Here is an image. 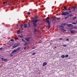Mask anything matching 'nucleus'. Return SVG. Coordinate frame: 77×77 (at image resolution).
I'll return each instance as SVG.
<instances>
[{
    "mask_svg": "<svg viewBox=\"0 0 77 77\" xmlns=\"http://www.w3.org/2000/svg\"><path fill=\"white\" fill-rule=\"evenodd\" d=\"M29 39H30V38L29 37H27V38H25V40H26V41H27V42H29Z\"/></svg>",
    "mask_w": 77,
    "mask_h": 77,
    "instance_id": "39448f33",
    "label": "nucleus"
},
{
    "mask_svg": "<svg viewBox=\"0 0 77 77\" xmlns=\"http://www.w3.org/2000/svg\"><path fill=\"white\" fill-rule=\"evenodd\" d=\"M26 47H24V50H26Z\"/></svg>",
    "mask_w": 77,
    "mask_h": 77,
    "instance_id": "de8ad7c7",
    "label": "nucleus"
},
{
    "mask_svg": "<svg viewBox=\"0 0 77 77\" xmlns=\"http://www.w3.org/2000/svg\"><path fill=\"white\" fill-rule=\"evenodd\" d=\"M28 24L29 25V27H31V26H30V23H29V22L28 23Z\"/></svg>",
    "mask_w": 77,
    "mask_h": 77,
    "instance_id": "2f4dec72",
    "label": "nucleus"
},
{
    "mask_svg": "<svg viewBox=\"0 0 77 77\" xmlns=\"http://www.w3.org/2000/svg\"><path fill=\"white\" fill-rule=\"evenodd\" d=\"M52 19V21H54V19Z\"/></svg>",
    "mask_w": 77,
    "mask_h": 77,
    "instance_id": "8fccbe9b",
    "label": "nucleus"
},
{
    "mask_svg": "<svg viewBox=\"0 0 77 77\" xmlns=\"http://www.w3.org/2000/svg\"><path fill=\"white\" fill-rule=\"evenodd\" d=\"M36 18H38V17H36Z\"/></svg>",
    "mask_w": 77,
    "mask_h": 77,
    "instance_id": "13d9d810",
    "label": "nucleus"
},
{
    "mask_svg": "<svg viewBox=\"0 0 77 77\" xmlns=\"http://www.w3.org/2000/svg\"><path fill=\"white\" fill-rule=\"evenodd\" d=\"M14 39H15L16 40H17V39H18V38L17 37H16L14 38Z\"/></svg>",
    "mask_w": 77,
    "mask_h": 77,
    "instance_id": "c756f323",
    "label": "nucleus"
},
{
    "mask_svg": "<svg viewBox=\"0 0 77 77\" xmlns=\"http://www.w3.org/2000/svg\"><path fill=\"white\" fill-rule=\"evenodd\" d=\"M76 23H77V21H76Z\"/></svg>",
    "mask_w": 77,
    "mask_h": 77,
    "instance_id": "bf43d9fd",
    "label": "nucleus"
},
{
    "mask_svg": "<svg viewBox=\"0 0 77 77\" xmlns=\"http://www.w3.org/2000/svg\"><path fill=\"white\" fill-rule=\"evenodd\" d=\"M62 39H63L62 38H61L59 39L60 40H62Z\"/></svg>",
    "mask_w": 77,
    "mask_h": 77,
    "instance_id": "a18cd8bd",
    "label": "nucleus"
},
{
    "mask_svg": "<svg viewBox=\"0 0 77 77\" xmlns=\"http://www.w3.org/2000/svg\"><path fill=\"white\" fill-rule=\"evenodd\" d=\"M16 52H17V50H14L11 52V54H14V53H16Z\"/></svg>",
    "mask_w": 77,
    "mask_h": 77,
    "instance_id": "1a4fd4ad",
    "label": "nucleus"
},
{
    "mask_svg": "<svg viewBox=\"0 0 77 77\" xmlns=\"http://www.w3.org/2000/svg\"><path fill=\"white\" fill-rule=\"evenodd\" d=\"M63 8L64 9V10H63V11H67L68 9H67V8L65 6H64Z\"/></svg>",
    "mask_w": 77,
    "mask_h": 77,
    "instance_id": "ddd939ff",
    "label": "nucleus"
},
{
    "mask_svg": "<svg viewBox=\"0 0 77 77\" xmlns=\"http://www.w3.org/2000/svg\"><path fill=\"white\" fill-rule=\"evenodd\" d=\"M24 28H27V24H25L24 25Z\"/></svg>",
    "mask_w": 77,
    "mask_h": 77,
    "instance_id": "4468645a",
    "label": "nucleus"
},
{
    "mask_svg": "<svg viewBox=\"0 0 77 77\" xmlns=\"http://www.w3.org/2000/svg\"><path fill=\"white\" fill-rule=\"evenodd\" d=\"M5 59H4V58H2L1 59L2 60V61H4V60H5Z\"/></svg>",
    "mask_w": 77,
    "mask_h": 77,
    "instance_id": "412c9836",
    "label": "nucleus"
},
{
    "mask_svg": "<svg viewBox=\"0 0 77 77\" xmlns=\"http://www.w3.org/2000/svg\"><path fill=\"white\" fill-rule=\"evenodd\" d=\"M70 32L72 34H74L75 32V31L74 30H73L72 31H70Z\"/></svg>",
    "mask_w": 77,
    "mask_h": 77,
    "instance_id": "9b49d317",
    "label": "nucleus"
},
{
    "mask_svg": "<svg viewBox=\"0 0 77 77\" xmlns=\"http://www.w3.org/2000/svg\"><path fill=\"white\" fill-rule=\"evenodd\" d=\"M69 12H70V13H71V11H69Z\"/></svg>",
    "mask_w": 77,
    "mask_h": 77,
    "instance_id": "864d4df0",
    "label": "nucleus"
},
{
    "mask_svg": "<svg viewBox=\"0 0 77 77\" xmlns=\"http://www.w3.org/2000/svg\"><path fill=\"white\" fill-rule=\"evenodd\" d=\"M35 54H36V53H33L32 54V55H35Z\"/></svg>",
    "mask_w": 77,
    "mask_h": 77,
    "instance_id": "a19ab883",
    "label": "nucleus"
},
{
    "mask_svg": "<svg viewBox=\"0 0 77 77\" xmlns=\"http://www.w3.org/2000/svg\"><path fill=\"white\" fill-rule=\"evenodd\" d=\"M14 41V39H12L11 40V42H13V41Z\"/></svg>",
    "mask_w": 77,
    "mask_h": 77,
    "instance_id": "e433bc0d",
    "label": "nucleus"
},
{
    "mask_svg": "<svg viewBox=\"0 0 77 77\" xmlns=\"http://www.w3.org/2000/svg\"><path fill=\"white\" fill-rule=\"evenodd\" d=\"M38 21H39V20L38 19H35V20H34L32 21L33 22V23H37L38 22Z\"/></svg>",
    "mask_w": 77,
    "mask_h": 77,
    "instance_id": "20e7f679",
    "label": "nucleus"
},
{
    "mask_svg": "<svg viewBox=\"0 0 77 77\" xmlns=\"http://www.w3.org/2000/svg\"><path fill=\"white\" fill-rule=\"evenodd\" d=\"M23 25L21 24L20 25L21 28H22L23 27Z\"/></svg>",
    "mask_w": 77,
    "mask_h": 77,
    "instance_id": "473e14b6",
    "label": "nucleus"
},
{
    "mask_svg": "<svg viewBox=\"0 0 77 77\" xmlns=\"http://www.w3.org/2000/svg\"><path fill=\"white\" fill-rule=\"evenodd\" d=\"M61 58H65V55H62L61 56Z\"/></svg>",
    "mask_w": 77,
    "mask_h": 77,
    "instance_id": "a211bd4d",
    "label": "nucleus"
},
{
    "mask_svg": "<svg viewBox=\"0 0 77 77\" xmlns=\"http://www.w3.org/2000/svg\"><path fill=\"white\" fill-rule=\"evenodd\" d=\"M33 32L34 34H36V33H38V30L37 29L35 28H34V30L33 31Z\"/></svg>",
    "mask_w": 77,
    "mask_h": 77,
    "instance_id": "7ed1b4c3",
    "label": "nucleus"
},
{
    "mask_svg": "<svg viewBox=\"0 0 77 77\" xmlns=\"http://www.w3.org/2000/svg\"><path fill=\"white\" fill-rule=\"evenodd\" d=\"M22 41H23V42H25V41H25V40H24L23 39H22Z\"/></svg>",
    "mask_w": 77,
    "mask_h": 77,
    "instance_id": "7c9ffc66",
    "label": "nucleus"
},
{
    "mask_svg": "<svg viewBox=\"0 0 77 77\" xmlns=\"http://www.w3.org/2000/svg\"><path fill=\"white\" fill-rule=\"evenodd\" d=\"M68 27H73V25L72 24H68Z\"/></svg>",
    "mask_w": 77,
    "mask_h": 77,
    "instance_id": "f8f14e48",
    "label": "nucleus"
},
{
    "mask_svg": "<svg viewBox=\"0 0 77 77\" xmlns=\"http://www.w3.org/2000/svg\"><path fill=\"white\" fill-rule=\"evenodd\" d=\"M69 13L68 12V11H63L61 15H64V16L65 15H69Z\"/></svg>",
    "mask_w": 77,
    "mask_h": 77,
    "instance_id": "f257e3e1",
    "label": "nucleus"
},
{
    "mask_svg": "<svg viewBox=\"0 0 77 77\" xmlns=\"http://www.w3.org/2000/svg\"><path fill=\"white\" fill-rule=\"evenodd\" d=\"M61 30L63 31V32H66V30H65L63 28H60Z\"/></svg>",
    "mask_w": 77,
    "mask_h": 77,
    "instance_id": "2eb2a0df",
    "label": "nucleus"
},
{
    "mask_svg": "<svg viewBox=\"0 0 77 77\" xmlns=\"http://www.w3.org/2000/svg\"><path fill=\"white\" fill-rule=\"evenodd\" d=\"M23 32H24L23 31H21L20 32V33H23Z\"/></svg>",
    "mask_w": 77,
    "mask_h": 77,
    "instance_id": "4c0bfd02",
    "label": "nucleus"
},
{
    "mask_svg": "<svg viewBox=\"0 0 77 77\" xmlns=\"http://www.w3.org/2000/svg\"><path fill=\"white\" fill-rule=\"evenodd\" d=\"M28 15H30V12H28L27 13Z\"/></svg>",
    "mask_w": 77,
    "mask_h": 77,
    "instance_id": "f704fd0d",
    "label": "nucleus"
},
{
    "mask_svg": "<svg viewBox=\"0 0 77 77\" xmlns=\"http://www.w3.org/2000/svg\"><path fill=\"white\" fill-rule=\"evenodd\" d=\"M49 18L48 17H47L46 19V22L47 23H48L49 27V28H50V21H49Z\"/></svg>",
    "mask_w": 77,
    "mask_h": 77,
    "instance_id": "f03ea898",
    "label": "nucleus"
},
{
    "mask_svg": "<svg viewBox=\"0 0 77 77\" xmlns=\"http://www.w3.org/2000/svg\"><path fill=\"white\" fill-rule=\"evenodd\" d=\"M20 49H21V48L20 47H18L17 49H16V51L17 52V51H18V50H19Z\"/></svg>",
    "mask_w": 77,
    "mask_h": 77,
    "instance_id": "dca6fc26",
    "label": "nucleus"
},
{
    "mask_svg": "<svg viewBox=\"0 0 77 77\" xmlns=\"http://www.w3.org/2000/svg\"><path fill=\"white\" fill-rule=\"evenodd\" d=\"M72 9H73V10L72 11H77V8H76V7H72Z\"/></svg>",
    "mask_w": 77,
    "mask_h": 77,
    "instance_id": "0eeeda50",
    "label": "nucleus"
},
{
    "mask_svg": "<svg viewBox=\"0 0 77 77\" xmlns=\"http://www.w3.org/2000/svg\"><path fill=\"white\" fill-rule=\"evenodd\" d=\"M68 56H69L68 55H66L65 56V57H68Z\"/></svg>",
    "mask_w": 77,
    "mask_h": 77,
    "instance_id": "c85d7f7f",
    "label": "nucleus"
},
{
    "mask_svg": "<svg viewBox=\"0 0 77 77\" xmlns=\"http://www.w3.org/2000/svg\"><path fill=\"white\" fill-rule=\"evenodd\" d=\"M42 42V40H40V41H39L38 42H39V43H41V42Z\"/></svg>",
    "mask_w": 77,
    "mask_h": 77,
    "instance_id": "58836bf2",
    "label": "nucleus"
},
{
    "mask_svg": "<svg viewBox=\"0 0 77 77\" xmlns=\"http://www.w3.org/2000/svg\"><path fill=\"white\" fill-rule=\"evenodd\" d=\"M18 37H20V38H23V36L21 35H18Z\"/></svg>",
    "mask_w": 77,
    "mask_h": 77,
    "instance_id": "393cba45",
    "label": "nucleus"
},
{
    "mask_svg": "<svg viewBox=\"0 0 77 77\" xmlns=\"http://www.w3.org/2000/svg\"><path fill=\"white\" fill-rule=\"evenodd\" d=\"M74 28H75V29H77V27L76 26H75V27H74Z\"/></svg>",
    "mask_w": 77,
    "mask_h": 77,
    "instance_id": "c03bdc74",
    "label": "nucleus"
},
{
    "mask_svg": "<svg viewBox=\"0 0 77 77\" xmlns=\"http://www.w3.org/2000/svg\"><path fill=\"white\" fill-rule=\"evenodd\" d=\"M19 45V44H17V45L16 46H13V47L11 48V49H14V48H16L17 47H18Z\"/></svg>",
    "mask_w": 77,
    "mask_h": 77,
    "instance_id": "6e6552de",
    "label": "nucleus"
},
{
    "mask_svg": "<svg viewBox=\"0 0 77 77\" xmlns=\"http://www.w3.org/2000/svg\"><path fill=\"white\" fill-rule=\"evenodd\" d=\"M18 26V25H17V26Z\"/></svg>",
    "mask_w": 77,
    "mask_h": 77,
    "instance_id": "4d7b16f0",
    "label": "nucleus"
},
{
    "mask_svg": "<svg viewBox=\"0 0 77 77\" xmlns=\"http://www.w3.org/2000/svg\"><path fill=\"white\" fill-rule=\"evenodd\" d=\"M66 23H62L61 24V26H66Z\"/></svg>",
    "mask_w": 77,
    "mask_h": 77,
    "instance_id": "aec40b11",
    "label": "nucleus"
},
{
    "mask_svg": "<svg viewBox=\"0 0 77 77\" xmlns=\"http://www.w3.org/2000/svg\"><path fill=\"white\" fill-rule=\"evenodd\" d=\"M8 60L7 59H4V62H7Z\"/></svg>",
    "mask_w": 77,
    "mask_h": 77,
    "instance_id": "4be33fe9",
    "label": "nucleus"
},
{
    "mask_svg": "<svg viewBox=\"0 0 77 77\" xmlns=\"http://www.w3.org/2000/svg\"><path fill=\"white\" fill-rule=\"evenodd\" d=\"M33 26L34 27H36V26H38V24H37L36 23L34 22H33Z\"/></svg>",
    "mask_w": 77,
    "mask_h": 77,
    "instance_id": "423d86ee",
    "label": "nucleus"
},
{
    "mask_svg": "<svg viewBox=\"0 0 77 77\" xmlns=\"http://www.w3.org/2000/svg\"><path fill=\"white\" fill-rule=\"evenodd\" d=\"M43 7V6H42V7Z\"/></svg>",
    "mask_w": 77,
    "mask_h": 77,
    "instance_id": "052dcab7",
    "label": "nucleus"
},
{
    "mask_svg": "<svg viewBox=\"0 0 77 77\" xmlns=\"http://www.w3.org/2000/svg\"><path fill=\"white\" fill-rule=\"evenodd\" d=\"M66 45H63V47H66Z\"/></svg>",
    "mask_w": 77,
    "mask_h": 77,
    "instance_id": "ea45409f",
    "label": "nucleus"
},
{
    "mask_svg": "<svg viewBox=\"0 0 77 77\" xmlns=\"http://www.w3.org/2000/svg\"><path fill=\"white\" fill-rule=\"evenodd\" d=\"M10 56H11V57L13 56V55L12 54H10Z\"/></svg>",
    "mask_w": 77,
    "mask_h": 77,
    "instance_id": "c9c22d12",
    "label": "nucleus"
},
{
    "mask_svg": "<svg viewBox=\"0 0 77 77\" xmlns=\"http://www.w3.org/2000/svg\"><path fill=\"white\" fill-rule=\"evenodd\" d=\"M26 44H27V45L29 44V43H28L27 42H26V41H25L24 42Z\"/></svg>",
    "mask_w": 77,
    "mask_h": 77,
    "instance_id": "a878e982",
    "label": "nucleus"
},
{
    "mask_svg": "<svg viewBox=\"0 0 77 77\" xmlns=\"http://www.w3.org/2000/svg\"><path fill=\"white\" fill-rule=\"evenodd\" d=\"M59 26V27H60V28H61V29H63V27H64L60 25V26Z\"/></svg>",
    "mask_w": 77,
    "mask_h": 77,
    "instance_id": "f3484780",
    "label": "nucleus"
},
{
    "mask_svg": "<svg viewBox=\"0 0 77 77\" xmlns=\"http://www.w3.org/2000/svg\"><path fill=\"white\" fill-rule=\"evenodd\" d=\"M66 41H69V39L68 38H67L66 40Z\"/></svg>",
    "mask_w": 77,
    "mask_h": 77,
    "instance_id": "72a5a7b5",
    "label": "nucleus"
},
{
    "mask_svg": "<svg viewBox=\"0 0 77 77\" xmlns=\"http://www.w3.org/2000/svg\"><path fill=\"white\" fill-rule=\"evenodd\" d=\"M2 48H0V50H2Z\"/></svg>",
    "mask_w": 77,
    "mask_h": 77,
    "instance_id": "09e8293b",
    "label": "nucleus"
},
{
    "mask_svg": "<svg viewBox=\"0 0 77 77\" xmlns=\"http://www.w3.org/2000/svg\"><path fill=\"white\" fill-rule=\"evenodd\" d=\"M35 47H33V48H32V49H35Z\"/></svg>",
    "mask_w": 77,
    "mask_h": 77,
    "instance_id": "3c124183",
    "label": "nucleus"
},
{
    "mask_svg": "<svg viewBox=\"0 0 77 77\" xmlns=\"http://www.w3.org/2000/svg\"><path fill=\"white\" fill-rule=\"evenodd\" d=\"M68 11H70V9H68Z\"/></svg>",
    "mask_w": 77,
    "mask_h": 77,
    "instance_id": "603ef678",
    "label": "nucleus"
},
{
    "mask_svg": "<svg viewBox=\"0 0 77 77\" xmlns=\"http://www.w3.org/2000/svg\"><path fill=\"white\" fill-rule=\"evenodd\" d=\"M72 24H77V23L75 22H73L72 23Z\"/></svg>",
    "mask_w": 77,
    "mask_h": 77,
    "instance_id": "cd10ccee",
    "label": "nucleus"
},
{
    "mask_svg": "<svg viewBox=\"0 0 77 77\" xmlns=\"http://www.w3.org/2000/svg\"><path fill=\"white\" fill-rule=\"evenodd\" d=\"M20 33V30H18L17 32V33L18 34V33Z\"/></svg>",
    "mask_w": 77,
    "mask_h": 77,
    "instance_id": "6ab92c4d",
    "label": "nucleus"
},
{
    "mask_svg": "<svg viewBox=\"0 0 77 77\" xmlns=\"http://www.w3.org/2000/svg\"><path fill=\"white\" fill-rule=\"evenodd\" d=\"M73 15L72 14H70L68 15L69 17H72Z\"/></svg>",
    "mask_w": 77,
    "mask_h": 77,
    "instance_id": "b1692460",
    "label": "nucleus"
},
{
    "mask_svg": "<svg viewBox=\"0 0 77 77\" xmlns=\"http://www.w3.org/2000/svg\"><path fill=\"white\" fill-rule=\"evenodd\" d=\"M3 3L4 4H5V3H6V2H3Z\"/></svg>",
    "mask_w": 77,
    "mask_h": 77,
    "instance_id": "49530a36",
    "label": "nucleus"
},
{
    "mask_svg": "<svg viewBox=\"0 0 77 77\" xmlns=\"http://www.w3.org/2000/svg\"><path fill=\"white\" fill-rule=\"evenodd\" d=\"M56 19H57L58 20H59V18H56Z\"/></svg>",
    "mask_w": 77,
    "mask_h": 77,
    "instance_id": "37998d69",
    "label": "nucleus"
},
{
    "mask_svg": "<svg viewBox=\"0 0 77 77\" xmlns=\"http://www.w3.org/2000/svg\"><path fill=\"white\" fill-rule=\"evenodd\" d=\"M5 3H8V2H5Z\"/></svg>",
    "mask_w": 77,
    "mask_h": 77,
    "instance_id": "5fc2aeb1",
    "label": "nucleus"
},
{
    "mask_svg": "<svg viewBox=\"0 0 77 77\" xmlns=\"http://www.w3.org/2000/svg\"><path fill=\"white\" fill-rule=\"evenodd\" d=\"M69 18V16H67L65 18V19H67V18Z\"/></svg>",
    "mask_w": 77,
    "mask_h": 77,
    "instance_id": "5701e85b",
    "label": "nucleus"
},
{
    "mask_svg": "<svg viewBox=\"0 0 77 77\" xmlns=\"http://www.w3.org/2000/svg\"><path fill=\"white\" fill-rule=\"evenodd\" d=\"M46 65H47V63L45 62L44 63H43V66H45Z\"/></svg>",
    "mask_w": 77,
    "mask_h": 77,
    "instance_id": "9d476101",
    "label": "nucleus"
},
{
    "mask_svg": "<svg viewBox=\"0 0 77 77\" xmlns=\"http://www.w3.org/2000/svg\"><path fill=\"white\" fill-rule=\"evenodd\" d=\"M76 18H77V17H75L73 18V20H75V19H76Z\"/></svg>",
    "mask_w": 77,
    "mask_h": 77,
    "instance_id": "bb28decb",
    "label": "nucleus"
},
{
    "mask_svg": "<svg viewBox=\"0 0 77 77\" xmlns=\"http://www.w3.org/2000/svg\"><path fill=\"white\" fill-rule=\"evenodd\" d=\"M54 48H56V47H55Z\"/></svg>",
    "mask_w": 77,
    "mask_h": 77,
    "instance_id": "6e6d98bb",
    "label": "nucleus"
},
{
    "mask_svg": "<svg viewBox=\"0 0 77 77\" xmlns=\"http://www.w3.org/2000/svg\"><path fill=\"white\" fill-rule=\"evenodd\" d=\"M27 45L26 44V43H25V44H24V46H26V45Z\"/></svg>",
    "mask_w": 77,
    "mask_h": 77,
    "instance_id": "79ce46f5",
    "label": "nucleus"
}]
</instances>
